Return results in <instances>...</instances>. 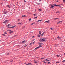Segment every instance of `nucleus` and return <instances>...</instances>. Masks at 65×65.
Returning <instances> with one entry per match:
<instances>
[{
    "instance_id": "nucleus-1",
    "label": "nucleus",
    "mask_w": 65,
    "mask_h": 65,
    "mask_svg": "<svg viewBox=\"0 0 65 65\" xmlns=\"http://www.w3.org/2000/svg\"><path fill=\"white\" fill-rule=\"evenodd\" d=\"M7 10H4V14H6V13H7Z\"/></svg>"
},
{
    "instance_id": "nucleus-2",
    "label": "nucleus",
    "mask_w": 65,
    "mask_h": 65,
    "mask_svg": "<svg viewBox=\"0 0 65 65\" xmlns=\"http://www.w3.org/2000/svg\"><path fill=\"white\" fill-rule=\"evenodd\" d=\"M49 7L52 9H53L54 8L53 7L54 6L51 4L49 6Z\"/></svg>"
},
{
    "instance_id": "nucleus-3",
    "label": "nucleus",
    "mask_w": 65,
    "mask_h": 65,
    "mask_svg": "<svg viewBox=\"0 0 65 65\" xmlns=\"http://www.w3.org/2000/svg\"><path fill=\"white\" fill-rule=\"evenodd\" d=\"M40 40H41L42 42H45V40L44 39H41Z\"/></svg>"
},
{
    "instance_id": "nucleus-4",
    "label": "nucleus",
    "mask_w": 65,
    "mask_h": 65,
    "mask_svg": "<svg viewBox=\"0 0 65 65\" xmlns=\"http://www.w3.org/2000/svg\"><path fill=\"white\" fill-rule=\"evenodd\" d=\"M53 5H54V6H58V7H60L61 6L60 5H56L55 4H53Z\"/></svg>"
},
{
    "instance_id": "nucleus-5",
    "label": "nucleus",
    "mask_w": 65,
    "mask_h": 65,
    "mask_svg": "<svg viewBox=\"0 0 65 65\" xmlns=\"http://www.w3.org/2000/svg\"><path fill=\"white\" fill-rule=\"evenodd\" d=\"M9 21V20H6L5 21H4L3 22L4 23H6V22H8Z\"/></svg>"
},
{
    "instance_id": "nucleus-6",
    "label": "nucleus",
    "mask_w": 65,
    "mask_h": 65,
    "mask_svg": "<svg viewBox=\"0 0 65 65\" xmlns=\"http://www.w3.org/2000/svg\"><path fill=\"white\" fill-rule=\"evenodd\" d=\"M42 21H43V20H39L37 21V22L38 23L39 22H41Z\"/></svg>"
},
{
    "instance_id": "nucleus-7",
    "label": "nucleus",
    "mask_w": 65,
    "mask_h": 65,
    "mask_svg": "<svg viewBox=\"0 0 65 65\" xmlns=\"http://www.w3.org/2000/svg\"><path fill=\"white\" fill-rule=\"evenodd\" d=\"M34 63H36V64L38 63V62L36 61H34Z\"/></svg>"
},
{
    "instance_id": "nucleus-8",
    "label": "nucleus",
    "mask_w": 65,
    "mask_h": 65,
    "mask_svg": "<svg viewBox=\"0 0 65 65\" xmlns=\"http://www.w3.org/2000/svg\"><path fill=\"white\" fill-rule=\"evenodd\" d=\"M6 6L7 7H8V8H10L9 6V5H7Z\"/></svg>"
},
{
    "instance_id": "nucleus-9",
    "label": "nucleus",
    "mask_w": 65,
    "mask_h": 65,
    "mask_svg": "<svg viewBox=\"0 0 65 65\" xmlns=\"http://www.w3.org/2000/svg\"><path fill=\"white\" fill-rule=\"evenodd\" d=\"M44 33H45V32H43V33L42 34H41L42 37V36L44 34Z\"/></svg>"
},
{
    "instance_id": "nucleus-10",
    "label": "nucleus",
    "mask_w": 65,
    "mask_h": 65,
    "mask_svg": "<svg viewBox=\"0 0 65 65\" xmlns=\"http://www.w3.org/2000/svg\"><path fill=\"white\" fill-rule=\"evenodd\" d=\"M49 22V20H48L47 21H45V23L47 22V23H48Z\"/></svg>"
},
{
    "instance_id": "nucleus-11",
    "label": "nucleus",
    "mask_w": 65,
    "mask_h": 65,
    "mask_svg": "<svg viewBox=\"0 0 65 65\" xmlns=\"http://www.w3.org/2000/svg\"><path fill=\"white\" fill-rule=\"evenodd\" d=\"M57 38L58 39H60V37H59V36H58Z\"/></svg>"
},
{
    "instance_id": "nucleus-12",
    "label": "nucleus",
    "mask_w": 65,
    "mask_h": 65,
    "mask_svg": "<svg viewBox=\"0 0 65 65\" xmlns=\"http://www.w3.org/2000/svg\"><path fill=\"white\" fill-rule=\"evenodd\" d=\"M35 42H33V43H30V45H31L32 44H34V43H35Z\"/></svg>"
},
{
    "instance_id": "nucleus-13",
    "label": "nucleus",
    "mask_w": 65,
    "mask_h": 65,
    "mask_svg": "<svg viewBox=\"0 0 65 65\" xmlns=\"http://www.w3.org/2000/svg\"><path fill=\"white\" fill-rule=\"evenodd\" d=\"M49 61H50V60L48 59H46V61H47V62H49Z\"/></svg>"
},
{
    "instance_id": "nucleus-14",
    "label": "nucleus",
    "mask_w": 65,
    "mask_h": 65,
    "mask_svg": "<svg viewBox=\"0 0 65 65\" xmlns=\"http://www.w3.org/2000/svg\"><path fill=\"white\" fill-rule=\"evenodd\" d=\"M25 42V41L24 40V41H23L22 42H21V43L23 44Z\"/></svg>"
},
{
    "instance_id": "nucleus-15",
    "label": "nucleus",
    "mask_w": 65,
    "mask_h": 65,
    "mask_svg": "<svg viewBox=\"0 0 65 65\" xmlns=\"http://www.w3.org/2000/svg\"><path fill=\"white\" fill-rule=\"evenodd\" d=\"M39 44L40 45L43 44V43H39Z\"/></svg>"
},
{
    "instance_id": "nucleus-16",
    "label": "nucleus",
    "mask_w": 65,
    "mask_h": 65,
    "mask_svg": "<svg viewBox=\"0 0 65 65\" xmlns=\"http://www.w3.org/2000/svg\"><path fill=\"white\" fill-rule=\"evenodd\" d=\"M58 19H59V18H54V20H57Z\"/></svg>"
},
{
    "instance_id": "nucleus-17",
    "label": "nucleus",
    "mask_w": 65,
    "mask_h": 65,
    "mask_svg": "<svg viewBox=\"0 0 65 65\" xmlns=\"http://www.w3.org/2000/svg\"><path fill=\"white\" fill-rule=\"evenodd\" d=\"M13 32V31H11L9 32V33H10V34L12 33Z\"/></svg>"
},
{
    "instance_id": "nucleus-18",
    "label": "nucleus",
    "mask_w": 65,
    "mask_h": 65,
    "mask_svg": "<svg viewBox=\"0 0 65 65\" xmlns=\"http://www.w3.org/2000/svg\"><path fill=\"white\" fill-rule=\"evenodd\" d=\"M59 63V62L58 61H57V62H56V63L57 64H58Z\"/></svg>"
},
{
    "instance_id": "nucleus-19",
    "label": "nucleus",
    "mask_w": 65,
    "mask_h": 65,
    "mask_svg": "<svg viewBox=\"0 0 65 65\" xmlns=\"http://www.w3.org/2000/svg\"><path fill=\"white\" fill-rule=\"evenodd\" d=\"M25 17H26V16H25V15H24V16H22V18L23 17L24 18Z\"/></svg>"
},
{
    "instance_id": "nucleus-20",
    "label": "nucleus",
    "mask_w": 65,
    "mask_h": 65,
    "mask_svg": "<svg viewBox=\"0 0 65 65\" xmlns=\"http://www.w3.org/2000/svg\"><path fill=\"white\" fill-rule=\"evenodd\" d=\"M39 48V47H37L36 48H35V50H37Z\"/></svg>"
},
{
    "instance_id": "nucleus-21",
    "label": "nucleus",
    "mask_w": 65,
    "mask_h": 65,
    "mask_svg": "<svg viewBox=\"0 0 65 65\" xmlns=\"http://www.w3.org/2000/svg\"><path fill=\"white\" fill-rule=\"evenodd\" d=\"M28 45H27L25 46H24V47H26L27 46H28Z\"/></svg>"
},
{
    "instance_id": "nucleus-22",
    "label": "nucleus",
    "mask_w": 65,
    "mask_h": 65,
    "mask_svg": "<svg viewBox=\"0 0 65 65\" xmlns=\"http://www.w3.org/2000/svg\"><path fill=\"white\" fill-rule=\"evenodd\" d=\"M39 34L40 35L41 34V31H39Z\"/></svg>"
},
{
    "instance_id": "nucleus-23",
    "label": "nucleus",
    "mask_w": 65,
    "mask_h": 65,
    "mask_svg": "<svg viewBox=\"0 0 65 65\" xmlns=\"http://www.w3.org/2000/svg\"><path fill=\"white\" fill-rule=\"evenodd\" d=\"M35 24V23L34 22H33V23H32L31 24V25H34Z\"/></svg>"
},
{
    "instance_id": "nucleus-24",
    "label": "nucleus",
    "mask_w": 65,
    "mask_h": 65,
    "mask_svg": "<svg viewBox=\"0 0 65 65\" xmlns=\"http://www.w3.org/2000/svg\"><path fill=\"white\" fill-rule=\"evenodd\" d=\"M33 15H34V16H35L36 15H37V14H34Z\"/></svg>"
},
{
    "instance_id": "nucleus-25",
    "label": "nucleus",
    "mask_w": 65,
    "mask_h": 65,
    "mask_svg": "<svg viewBox=\"0 0 65 65\" xmlns=\"http://www.w3.org/2000/svg\"><path fill=\"white\" fill-rule=\"evenodd\" d=\"M38 10L41 11L42 10H41V9H39V10Z\"/></svg>"
},
{
    "instance_id": "nucleus-26",
    "label": "nucleus",
    "mask_w": 65,
    "mask_h": 65,
    "mask_svg": "<svg viewBox=\"0 0 65 65\" xmlns=\"http://www.w3.org/2000/svg\"><path fill=\"white\" fill-rule=\"evenodd\" d=\"M62 21H59V22H59V23H62Z\"/></svg>"
},
{
    "instance_id": "nucleus-27",
    "label": "nucleus",
    "mask_w": 65,
    "mask_h": 65,
    "mask_svg": "<svg viewBox=\"0 0 65 65\" xmlns=\"http://www.w3.org/2000/svg\"><path fill=\"white\" fill-rule=\"evenodd\" d=\"M50 29H51V30H54V29H52V28H50Z\"/></svg>"
},
{
    "instance_id": "nucleus-28",
    "label": "nucleus",
    "mask_w": 65,
    "mask_h": 65,
    "mask_svg": "<svg viewBox=\"0 0 65 65\" xmlns=\"http://www.w3.org/2000/svg\"><path fill=\"white\" fill-rule=\"evenodd\" d=\"M38 47H42V46H41L40 45Z\"/></svg>"
},
{
    "instance_id": "nucleus-29",
    "label": "nucleus",
    "mask_w": 65,
    "mask_h": 65,
    "mask_svg": "<svg viewBox=\"0 0 65 65\" xmlns=\"http://www.w3.org/2000/svg\"><path fill=\"white\" fill-rule=\"evenodd\" d=\"M56 56L57 57H59V55H56Z\"/></svg>"
},
{
    "instance_id": "nucleus-30",
    "label": "nucleus",
    "mask_w": 65,
    "mask_h": 65,
    "mask_svg": "<svg viewBox=\"0 0 65 65\" xmlns=\"http://www.w3.org/2000/svg\"><path fill=\"white\" fill-rule=\"evenodd\" d=\"M59 13V11L55 12V13Z\"/></svg>"
},
{
    "instance_id": "nucleus-31",
    "label": "nucleus",
    "mask_w": 65,
    "mask_h": 65,
    "mask_svg": "<svg viewBox=\"0 0 65 65\" xmlns=\"http://www.w3.org/2000/svg\"><path fill=\"white\" fill-rule=\"evenodd\" d=\"M2 35L3 36H5V34H2Z\"/></svg>"
},
{
    "instance_id": "nucleus-32",
    "label": "nucleus",
    "mask_w": 65,
    "mask_h": 65,
    "mask_svg": "<svg viewBox=\"0 0 65 65\" xmlns=\"http://www.w3.org/2000/svg\"><path fill=\"white\" fill-rule=\"evenodd\" d=\"M18 24H19L20 25H21V23H18Z\"/></svg>"
},
{
    "instance_id": "nucleus-33",
    "label": "nucleus",
    "mask_w": 65,
    "mask_h": 65,
    "mask_svg": "<svg viewBox=\"0 0 65 65\" xmlns=\"http://www.w3.org/2000/svg\"><path fill=\"white\" fill-rule=\"evenodd\" d=\"M43 63H47L46 62H45V61H43Z\"/></svg>"
},
{
    "instance_id": "nucleus-34",
    "label": "nucleus",
    "mask_w": 65,
    "mask_h": 65,
    "mask_svg": "<svg viewBox=\"0 0 65 65\" xmlns=\"http://www.w3.org/2000/svg\"><path fill=\"white\" fill-rule=\"evenodd\" d=\"M14 27H13V26H12V27H10V28H14Z\"/></svg>"
},
{
    "instance_id": "nucleus-35",
    "label": "nucleus",
    "mask_w": 65,
    "mask_h": 65,
    "mask_svg": "<svg viewBox=\"0 0 65 65\" xmlns=\"http://www.w3.org/2000/svg\"><path fill=\"white\" fill-rule=\"evenodd\" d=\"M54 46H55V47H56L57 46H56V45H55Z\"/></svg>"
},
{
    "instance_id": "nucleus-36",
    "label": "nucleus",
    "mask_w": 65,
    "mask_h": 65,
    "mask_svg": "<svg viewBox=\"0 0 65 65\" xmlns=\"http://www.w3.org/2000/svg\"><path fill=\"white\" fill-rule=\"evenodd\" d=\"M20 21V20L19 19L17 20V21Z\"/></svg>"
},
{
    "instance_id": "nucleus-37",
    "label": "nucleus",
    "mask_w": 65,
    "mask_h": 65,
    "mask_svg": "<svg viewBox=\"0 0 65 65\" xmlns=\"http://www.w3.org/2000/svg\"><path fill=\"white\" fill-rule=\"evenodd\" d=\"M38 37H40V35H38Z\"/></svg>"
},
{
    "instance_id": "nucleus-38",
    "label": "nucleus",
    "mask_w": 65,
    "mask_h": 65,
    "mask_svg": "<svg viewBox=\"0 0 65 65\" xmlns=\"http://www.w3.org/2000/svg\"><path fill=\"white\" fill-rule=\"evenodd\" d=\"M62 62H65V60H63V61L62 60Z\"/></svg>"
},
{
    "instance_id": "nucleus-39",
    "label": "nucleus",
    "mask_w": 65,
    "mask_h": 65,
    "mask_svg": "<svg viewBox=\"0 0 65 65\" xmlns=\"http://www.w3.org/2000/svg\"><path fill=\"white\" fill-rule=\"evenodd\" d=\"M37 18V16H36V17H35V19Z\"/></svg>"
},
{
    "instance_id": "nucleus-40",
    "label": "nucleus",
    "mask_w": 65,
    "mask_h": 65,
    "mask_svg": "<svg viewBox=\"0 0 65 65\" xmlns=\"http://www.w3.org/2000/svg\"><path fill=\"white\" fill-rule=\"evenodd\" d=\"M4 34H7V33H6V32H5L4 33Z\"/></svg>"
},
{
    "instance_id": "nucleus-41",
    "label": "nucleus",
    "mask_w": 65,
    "mask_h": 65,
    "mask_svg": "<svg viewBox=\"0 0 65 65\" xmlns=\"http://www.w3.org/2000/svg\"><path fill=\"white\" fill-rule=\"evenodd\" d=\"M44 59V58H41V59Z\"/></svg>"
},
{
    "instance_id": "nucleus-42",
    "label": "nucleus",
    "mask_w": 65,
    "mask_h": 65,
    "mask_svg": "<svg viewBox=\"0 0 65 65\" xmlns=\"http://www.w3.org/2000/svg\"><path fill=\"white\" fill-rule=\"evenodd\" d=\"M50 62H48V63H47V64H50Z\"/></svg>"
},
{
    "instance_id": "nucleus-43",
    "label": "nucleus",
    "mask_w": 65,
    "mask_h": 65,
    "mask_svg": "<svg viewBox=\"0 0 65 65\" xmlns=\"http://www.w3.org/2000/svg\"><path fill=\"white\" fill-rule=\"evenodd\" d=\"M24 3L26 2V1L25 0L24 1Z\"/></svg>"
},
{
    "instance_id": "nucleus-44",
    "label": "nucleus",
    "mask_w": 65,
    "mask_h": 65,
    "mask_svg": "<svg viewBox=\"0 0 65 65\" xmlns=\"http://www.w3.org/2000/svg\"><path fill=\"white\" fill-rule=\"evenodd\" d=\"M13 27H16V25H15V26H13Z\"/></svg>"
},
{
    "instance_id": "nucleus-45",
    "label": "nucleus",
    "mask_w": 65,
    "mask_h": 65,
    "mask_svg": "<svg viewBox=\"0 0 65 65\" xmlns=\"http://www.w3.org/2000/svg\"><path fill=\"white\" fill-rule=\"evenodd\" d=\"M9 53H8L7 54V55H9Z\"/></svg>"
},
{
    "instance_id": "nucleus-46",
    "label": "nucleus",
    "mask_w": 65,
    "mask_h": 65,
    "mask_svg": "<svg viewBox=\"0 0 65 65\" xmlns=\"http://www.w3.org/2000/svg\"><path fill=\"white\" fill-rule=\"evenodd\" d=\"M31 20V19L30 18V19H29V21H30Z\"/></svg>"
},
{
    "instance_id": "nucleus-47",
    "label": "nucleus",
    "mask_w": 65,
    "mask_h": 65,
    "mask_svg": "<svg viewBox=\"0 0 65 65\" xmlns=\"http://www.w3.org/2000/svg\"><path fill=\"white\" fill-rule=\"evenodd\" d=\"M63 2H65V0H63Z\"/></svg>"
},
{
    "instance_id": "nucleus-48",
    "label": "nucleus",
    "mask_w": 65,
    "mask_h": 65,
    "mask_svg": "<svg viewBox=\"0 0 65 65\" xmlns=\"http://www.w3.org/2000/svg\"><path fill=\"white\" fill-rule=\"evenodd\" d=\"M59 23H60V22H58L57 23V24H58Z\"/></svg>"
},
{
    "instance_id": "nucleus-49",
    "label": "nucleus",
    "mask_w": 65,
    "mask_h": 65,
    "mask_svg": "<svg viewBox=\"0 0 65 65\" xmlns=\"http://www.w3.org/2000/svg\"><path fill=\"white\" fill-rule=\"evenodd\" d=\"M25 26H24V27H23V28H25Z\"/></svg>"
},
{
    "instance_id": "nucleus-50",
    "label": "nucleus",
    "mask_w": 65,
    "mask_h": 65,
    "mask_svg": "<svg viewBox=\"0 0 65 65\" xmlns=\"http://www.w3.org/2000/svg\"><path fill=\"white\" fill-rule=\"evenodd\" d=\"M11 31L10 30H9V31Z\"/></svg>"
},
{
    "instance_id": "nucleus-51",
    "label": "nucleus",
    "mask_w": 65,
    "mask_h": 65,
    "mask_svg": "<svg viewBox=\"0 0 65 65\" xmlns=\"http://www.w3.org/2000/svg\"><path fill=\"white\" fill-rule=\"evenodd\" d=\"M41 0H39V1H40V2H41Z\"/></svg>"
},
{
    "instance_id": "nucleus-52",
    "label": "nucleus",
    "mask_w": 65,
    "mask_h": 65,
    "mask_svg": "<svg viewBox=\"0 0 65 65\" xmlns=\"http://www.w3.org/2000/svg\"><path fill=\"white\" fill-rule=\"evenodd\" d=\"M28 64H31V63H28Z\"/></svg>"
},
{
    "instance_id": "nucleus-53",
    "label": "nucleus",
    "mask_w": 65,
    "mask_h": 65,
    "mask_svg": "<svg viewBox=\"0 0 65 65\" xmlns=\"http://www.w3.org/2000/svg\"><path fill=\"white\" fill-rule=\"evenodd\" d=\"M38 4L39 5H40V3H38Z\"/></svg>"
},
{
    "instance_id": "nucleus-54",
    "label": "nucleus",
    "mask_w": 65,
    "mask_h": 65,
    "mask_svg": "<svg viewBox=\"0 0 65 65\" xmlns=\"http://www.w3.org/2000/svg\"><path fill=\"white\" fill-rule=\"evenodd\" d=\"M10 28V27H8V28Z\"/></svg>"
},
{
    "instance_id": "nucleus-55",
    "label": "nucleus",
    "mask_w": 65,
    "mask_h": 65,
    "mask_svg": "<svg viewBox=\"0 0 65 65\" xmlns=\"http://www.w3.org/2000/svg\"><path fill=\"white\" fill-rule=\"evenodd\" d=\"M34 36H33V37H32V38H34Z\"/></svg>"
},
{
    "instance_id": "nucleus-56",
    "label": "nucleus",
    "mask_w": 65,
    "mask_h": 65,
    "mask_svg": "<svg viewBox=\"0 0 65 65\" xmlns=\"http://www.w3.org/2000/svg\"><path fill=\"white\" fill-rule=\"evenodd\" d=\"M10 24H8V26H9Z\"/></svg>"
},
{
    "instance_id": "nucleus-57",
    "label": "nucleus",
    "mask_w": 65,
    "mask_h": 65,
    "mask_svg": "<svg viewBox=\"0 0 65 65\" xmlns=\"http://www.w3.org/2000/svg\"><path fill=\"white\" fill-rule=\"evenodd\" d=\"M59 2V1H57V2Z\"/></svg>"
},
{
    "instance_id": "nucleus-58",
    "label": "nucleus",
    "mask_w": 65,
    "mask_h": 65,
    "mask_svg": "<svg viewBox=\"0 0 65 65\" xmlns=\"http://www.w3.org/2000/svg\"><path fill=\"white\" fill-rule=\"evenodd\" d=\"M64 55L65 56V53H64Z\"/></svg>"
},
{
    "instance_id": "nucleus-59",
    "label": "nucleus",
    "mask_w": 65,
    "mask_h": 65,
    "mask_svg": "<svg viewBox=\"0 0 65 65\" xmlns=\"http://www.w3.org/2000/svg\"><path fill=\"white\" fill-rule=\"evenodd\" d=\"M26 65H28V64H26Z\"/></svg>"
},
{
    "instance_id": "nucleus-60",
    "label": "nucleus",
    "mask_w": 65,
    "mask_h": 65,
    "mask_svg": "<svg viewBox=\"0 0 65 65\" xmlns=\"http://www.w3.org/2000/svg\"><path fill=\"white\" fill-rule=\"evenodd\" d=\"M13 1H14V0H12Z\"/></svg>"
},
{
    "instance_id": "nucleus-61",
    "label": "nucleus",
    "mask_w": 65,
    "mask_h": 65,
    "mask_svg": "<svg viewBox=\"0 0 65 65\" xmlns=\"http://www.w3.org/2000/svg\"><path fill=\"white\" fill-rule=\"evenodd\" d=\"M55 39H56V38H55Z\"/></svg>"
}]
</instances>
